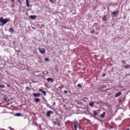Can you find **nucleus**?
I'll use <instances>...</instances> for the list:
<instances>
[{"label": "nucleus", "instance_id": "6ab92c4d", "mask_svg": "<svg viewBox=\"0 0 130 130\" xmlns=\"http://www.w3.org/2000/svg\"><path fill=\"white\" fill-rule=\"evenodd\" d=\"M97 114H98V112H97V111H94L93 112V115H94V116H96V115H97Z\"/></svg>", "mask_w": 130, "mask_h": 130}, {"label": "nucleus", "instance_id": "b1692460", "mask_svg": "<svg viewBox=\"0 0 130 130\" xmlns=\"http://www.w3.org/2000/svg\"><path fill=\"white\" fill-rule=\"evenodd\" d=\"M45 61H49V59H48V58H45Z\"/></svg>", "mask_w": 130, "mask_h": 130}, {"label": "nucleus", "instance_id": "39448f33", "mask_svg": "<svg viewBox=\"0 0 130 130\" xmlns=\"http://www.w3.org/2000/svg\"><path fill=\"white\" fill-rule=\"evenodd\" d=\"M32 95L34 97H40V96H41V94L40 93H32Z\"/></svg>", "mask_w": 130, "mask_h": 130}, {"label": "nucleus", "instance_id": "f704fd0d", "mask_svg": "<svg viewBox=\"0 0 130 130\" xmlns=\"http://www.w3.org/2000/svg\"><path fill=\"white\" fill-rule=\"evenodd\" d=\"M48 105H49L47 104V106H48Z\"/></svg>", "mask_w": 130, "mask_h": 130}, {"label": "nucleus", "instance_id": "cd10ccee", "mask_svg": "<svg viewBox=\"0 0 130 130\" xmlns=\"http://www.w3.org/2000/svg\"><path fill=\"white\" fill-rule=\"evenodd\" d=\"M39 91L40 92H42V91H44V90H42V89H39Z\"/></svg>", "mask_w": 130, "mask_h": 130}, {"label": "nucleus", "instance_id": "20e7f679", "mask_svg": "<svg viewBox=\"0 0 130 130\" xmlns=\"http://www.w3.org/2000/svg\"><path fill=\"white\" fill-rule=\"evenodd\" d=\"M50 114H53V111H48L47 112V117H50Z\"/></svg>", "mask_w": 130, "mask_h": 130}, {"label": "nucleus", "instance_id": "7ed1b4c3", "mask_svg": "<svg viewBox=\"0 0 130 130\" xmlns=\"http://www.w3.org/2000/svg\"><path fill=\"white\" fill-rule=\"evenodd\" d=\"M38 50L42 54H44L45 53V49L43 48H38Z\"/></svg>", "mask_w": 130, "mask_h": 130}, {"label": "nucleus", "instance_id": "a878e982", "mask_svg": "<svg viewBox=\"0 0 130 130\" xmlns=\"http://www.w3.org/2000/svg\"><path fill=\"white\" fill-rule=\"evenodd\" d=\"M26 90H30V88H29V87H26Z\"/></svg>", "mask_w": 130, "mask_h": 130}, {"label": "nucleus", "instance_id": "5701e85b", "mask_svg": "<svg viewBox=\"0 0 130 130\" xmlns=\"http://www.w3.org/2000/svg\"><path fill=\"white\" fill-rule=\"evenodd\" d=\"M5 85H0V88H5Z\"/></svg>", "mask_w": 130, "mask_h": 130}, {"label": "nucleus", "instance_id": "1a4fd4ad", "mask_svg": "<svg viewBox=\"0 0 130 130\" xmlns=\"http://www.w3.org/2000/svg\"><path fill=\"white\" fill-rule=\"evenodd\" d=\"M56 120H57V122L54 121L53 123H55V124H56L58 125V126H59V125H60V123L58 121L57 118H56Z\"/></svg>", "mask_w": 130, "mask_h": 130}, {"label": "nucleus", "instance_id": "c85d7f7f", "mask_svg": "<svg viewBox=\"0 0 130 130\" xmlns=\"http://www.w3.org/2000/svg\"><path fill=\"white\" fill-rule=\"evenodd\" d=\"M17 2H18V3H19V4H21V1H20V0H17Z\"/></svg>", "mask_w": 130, "mask_h": 130}, {"label": "nucleus", "instance_id": "f3484780", "mask_svg": "<svg viewBox=\"0 0 130 130\" xmlns=\"http://www.w3.org/2000/svg\"><path fill=\"white\" fill-rule=\"evenodd\" d=\"M124 69H128L130 68V65L129 64H127L125 66H124Z\"/></svg>", "mask_w": 130, "mask_h": 130}, {"label": "nucleus", "instance_id": "9d476101", "mask_svg": "<svg viewBox=\"0 0 130 130\" xmlns=\"http://www.w3.org/2000/svg\"><path fill=\"white\" fill-rule=\"evenodd\" d=\"M108 18L107 17V15H104L103 17V21H104L105 22H106V21H107Z\"/></svg>", "mask_w": 130, "mask_h": 130}, {"label": "nucleus", "instance_id": "4468645a", "mask_svg": "<svg viewBox=\"0 0 130 130\" xmlns=\"http://www.w3.org/2000/svg\"><path fill=\"white\" fill-rule=\"evenodd\" d=\"M105 114H106V113L105 112H103V114L100 115V117L103 118L105 116Z\"/></svg>", "mask_w": 130, "mask_h": 130}, {"label": "nucleus", "instance_id": "2f4dec72", "mask_svg": "<svg viewBox=\"0 0 130 130\" xmlns=\"http://www.w3.org/2000/svg\"><path fill=\"white\" fill-rule=\"evenodd\" d=\"M64 93H68V91L64 90Z\"/></svg>", "mask_w": 130, "mask_h": 130}, {"label": "nucleus", "instance_id": "72a5a7b5", "mask_svg": "<svg viewBox=\"0 0 130 130\" xmlns=\"http://www.w3.org/2000/svg\"><path fill=\"white\" fill-rule=\"evenodd\" d=\"M53 104L54 106L55 105V102H54Z\"/></svg>", "mask_w": 130, "mask_h": 130}, {"label": "nucleus", "instance_id": "c9c22d12", "mask_svg": "<svg viewBox=\"0 0 130 130\" xmlns=\"http://www.w3.org/2000/svg\"><path fill=\"white\" fill-rule=\"evenodd\" d=\"M95 34H97V32H95Z\"/></svg>", "mask_w": 130, "mask_h": 130}, {"label": "nucleus", "instance_id": "7c9ffc66", "mask_svg": "<svg viewBox=\"0 0 130 130\" xmlns=\"http://www.w3.org/2000/svg\"><path fill=\"white\" fill-rule=\"evenodd\" d=\"M105 76H106V74H103V77H105Z\"/></svg>", "mask_w": 130, "mask_h": 130}, {"label": "nucleus", "instance_id": "473e14b6", "mask_svg": "<svg viewBox=\"0 0 130 130\" xmlns=\"http://www.w3.org/2000/svg\"><path fill=\"white\" fill-rule=\"evenodd\" d=\"M11 2H12V3H14L15 2V0H11Z\"/></svg>", "mask_w": 130, "mask_h": 130}, {"label": "nucleus", "instance_id": "2eb2a0df", "mask_svg": "<svg viewBox=\"0 0 130 130\" xmlns=\"http://www.w3.org/2000/svg\"><path fill=\"white\" fill-rule=\"evenodd\" d=\"M26 5L27 8H29V7H30V4H29V0H26Z\"/></svg>", "mask_w": 130, "mask_h": 130}, {"label": "nucleus", "instance_id": "f257e3e1", "mask_svg": "<svg viewBox=\"0 0 130 130\" xmlns=\"http://www.w3.org/2000/svg\"><path fill=\"white\" fill-rule=\"evenodd\" d=\"M10 19L8 18H5L4 19V17H2L0 18V23H2L0 24L1 26H4V25H6L8 22H10Z\"/></svg>", "mask_w": 130, "mask_h": 130}, {"label": "nucleus", "instance_id": "393cba45", "mask_svg": "<svg viewBox=\"0 0 130 130\" xmlns=\"http://www.w3.org/2000/svg\"><path fill=\"white\" fill-rule=\"evenodd\" d=\"M91 34H92V33H95V30H92L91 31Z\"/></svg>", "mask_w": 130, "mask_h": 130}, {"label": "nucleus", "instance_id": "0eeeda50", "mask_svg": "<svg viewBox=\"0 0 130 130\" xmlns=\"http://www.w3.org/2000/svg\"><path fill=\"white\" fill-rule=\"evenodd\" d=\"M30 19H31V20H35L36 18H37V16L36 15H30L29 16Z\"/></svg>", "mask_w": 130, "mask_h": 130}, {"label": "nucleus", "instance_id": "a211bd4d", "mask_svg": "<svg viewBox=\"0 0 130 130\" xmlns=\"http://www.w3.org/2000/svg\"><path fill=\"white\" fill-rule=\"evenodd\" d=\"M89 106H90L91 107H93V106H94V103L93 102L89 103Z\"/></svg>", "mask_w": 130, "mask_h": 130}, {"label": "nucleus", "instance_id": "4be33fe9", "mask_svg": "<svg viewBox=\"0 0 130 130\" xmlns=\"http://www.w3.org/2000/svg\"><path fill=\"white\" fill-rule=\"evenodd\" d=\"M77 87H79V88H82V85H81V84L79 83L77 85Z\"/></svg>", "mask_w": 130, "mask_h": 130}, {"label": "nucleus", "instance_id": "dca6fc26", "mask_svg": "<svg viewBox=\"0 0 130 130\" xmlns=\"http://www.w3.org/2000/svg\"><path fill=\"white\" fill-rule=\"evenodd\" d=\"M15 116H21L22 114L21 113H17L15 114Z\"/></svg>", "mask_w": 130, "mask_h": 130}, {"label": "nucleus", "instance_id": "9b49d317", "mask_svg": "<svg viewBox=\"0 0 130 130\" xmlns=\"http://www.w3.org/2000/svg\"><path fill=\"white\" fill-rule=\"evenodd\" d=\"M119 11H114L112 12V14L113 15V16H116L118 14H119Z\"/></svg>", "mask_w": 130, "mask_h": 130}, {"label": "nucleus", "instance_id": "aec40b11", "mask_svg": "<svg viewBox=\"0 0 130 130\" xmlns=\"http://www.w3.org/2000/svg\"><path fill=\"white\" fill-rule=\"evenodd\" d=\"M50 3H51V4H53V3H54V2H56V0H49Z\"/></svg>", "mask_w": 130, "mask_h": 130}, {"label": "nucleus", "instance_id": "c756f323", "mask_svg": "<svg viewBox=\"0 0 130 130\" xmlns=\"http://www.w3.org/2000/svg\"><path fill=\"white\" fill-rule=\"evenodd\" d=\"M123 19H125L126 18V17L125 16H123Z\"/></svg>", "mask_w": 130, "mask_h": 130}, {"label": "nucleus", "instance_id": "ddd939ff", "mask_svg": "<svg viewBox=\"0 0 130 130\" xmlns=\"http://www.w3.org/2000/svg\"><path fill=\"white\" fill-rule=\"evenodd\" d=\"M34 101L36 102V103H38V102H40V99L39 98H35L34 99Z\"/></svg>", "mask_w": 130, "mask_h": 130}, {"label": "nucleus", "instance_id": "f8f14e48", "mask_svg": "<svg viewBox=\"0 0 130 130\" xmlns=\"http://www.w3.org/2000/svg\"><path fill=\"white\" fill-rule=\"evenodd\" d=\"M9 31L10 33H13V32H15V29H14L13 27H10V28L9 29Z\"/></svg>", "mask_w": 130, "mask_h": 130}, {"label": "nucleus", "instance_id": "f03ea898", "mask_svg": "<svg viewBox=\"0 0 130 130\" xmlns=\"http://www.w3.org/2000/svg\"><path fill=\"white\" fill-rule=\"evenodd\" d=\"M73 125H74V128L75 130H77V127H78V125H79V123H78V121L75 120L73 121Z\"/></svg>", "mask_w": 130, "mask_h": 130}, {"label": "nucleus", "instance_id": "bb28decb", "mask_svg": "<svg viewBox=\"0 0 130 130\" xmlns=\"http://www.w3.org/2000/svg\"><path fill=\"white\" fill-rule=\"evenodd\" d=\"M6 85H7V87H10V85H9L8 83H5Z\"/></svg>", "mask_w": 130, "mask_h": 130}, {"label": "nucleus", "instance_id": "412c9836", "mask_svg": "<svg viewBox=\"0 0 130 130\" xmlns=\"http://www.w3.org/2000/svg\"><path fill=\"white\" fill-rule=\"evenodd\" d=\"M42 93H43V95H44V96H46V91H42Z\"/></svg>", "mask_w": 130, "mask_h": 130}, {"label": "nucleus", "instance_id": "423d86ee", "mask_svg": "<svg viewBox=\"0 0 130 130\" xmlns=\"http://www.w3.org/2000/svg\"><path fill=\"white\" fill-rule=\"evenodd\" d=\"M120 95H121V92L119 91L118 92H117L115 95V97L116 98H117V97H119V96H120Z\"/></svg>", "mask_w": 130, "mask_h": 130}, {"label": "nucleus", "instance_id": "6e6552de", "mask_svg": "<svg viewBox=\"0 0 130 130\" xmlns=\"http://www.w3.org/2000/svg\"><path fill=\"white\" fill-rule=\"evenodd\" d=\"M47 81L48 82H51V83H53V82H54V80H53V78H48L47 79Z\"/></svg>", "mask_w": 130, "mask_h": 130}]
</instances>
